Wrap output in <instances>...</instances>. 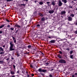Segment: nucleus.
<instances>
[{
    "label": "nucleus",
    "instance_id": "nucleus-62",
    "mask_svg": "<svg viewBox=\"0 0 77 77\" xmlns=\"http://www.w3.org/2000/svg\"><path fill=\"white\" fill-rule=\"evenodd\" d=\"M26 73L27 74H28V72L26 71Z\"/></svg>",
    "mask_w": 77,
    "mask_h": 77
},
{
    "label": "nucleus",
    "instance_id": "nucleus-61",
    "mask_svg": "<svg viewBox=\"0 0 77 77\" xmlns=\"http://www.w3.org/2000/svg\"><path fill=\"white\" fill-rule=\"evenodd\" d=\"M34 2H35V3H36V2H36V1H34Z\"/></svg>",
    "mask_w": 77,
    "mask_h": 77
},
{
    "label": "nucleus",
    "instance_id": "nucleus-36",
    "mask_svg": "<svg viewBox=\"0 0 77 77\" xmlns=\"http://www.w3.org/2000/svg\"><path fill=\"white\" fill-rule=\"evenodd\" d=\"M29 52H26L24 54H29Z\"/></svg>",
    "mask_w": 77,
    "mask_h": 77
},
{
    "label": "nucleus",
    "instance_id": "nucleus-43",
    "mask_svg": "<svg viewBox=\"0 0 77 77\" xmlns=\"http://www.w3.org/2000/svg\"><path fill=\"white\" fill-rule=\"evenodd\" d=\"M50 2H46V4H50Z\"/></svg>",
    "mask_w": 77,
    "mask_h": 77
},
{
    "label": "nucleus",
    "instance_id": "nucleus-1",
    "mask_svg": "<svg viewBox=\"0 0 77 77\" xmlns=\"http://www.w3.org/2000/svg\"><path fill=\"white\" fill-rule=\"evenodd\" d=\"M10 51H14L15 50V49L13 48V46H14V44H12V41H11L10 43Z\"/></svg>",
    "mask_w": 77,
    "mask_h": 77
},
{
    "label": "nucleus",
    "instance_id": "nucleus-10",
    "mask_svg": "<svg viewBox=\"0 0 77 77\" xmlns=\"http://www.w3.org/2000/svg\"><path fill=\"white\" fill-rule=\"evenodd\" d=\"M66 14V11H62L60 13V14H61V15H62L63 14Z\"/></svg>",
    "mask_w": 77,
    "mask_h": 77
},
{
    "label": "nucleus",
    "instance_id": "nucleus-42",
    "mask_svg": "<svg viewBox=\"0 0 77 77\" xmlns=\"http://www.w3.org/2000/svg\"><path fill=\"white\" fill-rule=\"evenodd\" d=\"M69 8H71V9H72V6H69Z\"/></svg>",
    "mask_w": 77,
    "mask_h": 77
},
{
    "label": "nucleus",
    "instance_id": "nucleus-63",
    "mask_svg": "<svg viewBox=\"0 0 77 77\" xmlns=\"http://www.w3.org/2000/svg\"><path fill=\"white\" fill-rule=\"evenodd\" d=\"M53 69H51L50 70V71H53Z\"/></svg>",
    "mask_w": 77,
    "mask_h": 77
},
{
    "label": "nucleus",
    "instance_id": "nucleus-2",
    "mask_svg": "<svg viewBox=\"0 0 77 77\" xmlns=\"http://www.w3.org/2000/svg\"><path fill=\"white\" fill-rule=\"evenodd\" d=\"M38 71L39 72H47V70L44 69H42L40 68L38 69Z\"/></svg>",
    "mask_w": 77,
    "mask_h": 77
},
{
    "label": "nucleus",
    "instance_id": "nucleus-57",
    "mask_svg": "<svg viewBox=\"0 0 77 77\" xmlns=\"http://www.w3.org/2000/svg\"><path fill=\"white\" fill-rule=\"evenodd\" d=\"M72 77H74V75H72Z\"/></svg>",
    "mask_w": 77,
    "mask_h": 77
},
{
    "label": "nucleus",
    "instance_id": "nucleus-4",
    "mask_svg": "<svg viewBox=\"0 0 77 77\" xmlns=\"http://www.w3.org/2000/svg\"><path fill=\"white\" fill-rule=\"evenodd\" d=\"M15 27H17V28H21V26L19 25L18 23H16L14 25Z\"/></svg>",
    "mask_w": 77,
    "mask_h": 77
},
{
    "label": "nucleus",
    "instance_id": "nucleus-33",
    "mask_svg": "<svg viewBox=\"0 0 77 77\" xmlns=\"http://www.w3.org/2000/svg\"><path fill=\"white\" fill-rule=\"evenodd\" d=\"M30 67H31V68H33V66H32V64H30Z\"/></svg>",
    "mask_w": 77,
    "mask_h": 77
},
{
    "label": "nucleus",
    "instance_id": "nucleus-39",
    "mask_svg": "<svg viewBox=\"0 0 77 77\" xmlns=\"http://www.w3.org/2000/svg\"><path fill=\"white\" fill-rule=\"evenodd\" d=\"M4 54V52H2L0 53V54Z\"/></svg>",
    "mask_w": 77,
    "mask_h": 77
},
{
    "label": "nucleus",
    "instance_id": "nucleus-37",
    "mask_svg": "<svg viewBox=\"0 0 77 77\" xmlns=\"http://www.w3.org/2000/svg\"><path fill=\"white\" fill-rule=\"evenodd\" d=\"M49 64V63H45V65H48Z\"/></svg>",
    "mask_w": 77,
    "mask_h": 77
},
{
    "label": "nucleus",
    "instance_id": "nucleus-7",
    "mask_svg": "<svg viewBox=\"0 0 77 77\" xmlns=\"http://www.w3.org/2000/svg\"><path fill=\"white\" fill-rule=\"evenodd\" d=\"M55 42H56V40H51L49 42V43L50 44H54L55 43Z\"/></svg>",
    "mask_w": 77,
    "mask_h": 77
},
{
    "label": "nucleus",
    "instance_id": "nucleus-24",
    "mask_svg": "<svg viewBox=\"0 0 77 77\" xmlns=\"http://www.w3.org/2000/svg\"><path fill=\"white\" fill-rule=\"evenodd\" d=\"M20 32H21V33H23V29H20Z\"/></svg>",
    "mask_w": 77,
    "mask_h": 77
},
{
    "label": "nucleus",
    "instance_id": "nucleus-14",
    "mask_svg": "<svg viewBox=\"0 0 77 77\" xmlns=\"http://www.w3.org/2000/svg\"><path fill=\"white\" fill-rule=\"evenodd\" d=\"M48 12L49 13V14H53V13H54V11L50 10Z\"/></svg>",
    "mask_w": 77,
    "mask_h": 77
},
{
    "label": "nucleus",
    "instance_id": "nucleus-26",
    "mask_svg": "<svg viewBox=\"0 0 77 77\" xmlns=\"http://www.w3.org/2000/svg\"><path fill=\"white\" fill-rule=\"evenodd\" d=\"M0 63L2 64L3 63V60H0Z\"/></svg>",
    "mask_w": 77,
    "mask_h": 77
},
{
    "label": "nucleus",
    "instance_id": "nucleus-32",
    "mask_svg": "<svg viewBox=\"0 0 77 77\" xmlns=\"http://www.w3.org/2000/svg\"><path fill=\"white\" fill-rule=\"evenodd\" d=\"M11 1H13V0H7V2H11Z\"/></svg>",
    "mask_w": 77,
    "mask_h": 77
},
{
    "label": "nucleus",
    "instance_id": "nucleus-60",
    "mask_svg": "<svg viewBox=\"0 0 77 77\" xmlns=\"http://www.w3.org/2000/svg\"><path fill=\"white\" fill-rule=\"evenodd\" d=\"M11 77H15V75L11 76Z\"/></svg>",
    "mask_w": 77,
    "mask_h": 77
},
{
    "label": "nucleus",
    "instance_id": "nucleus-17",
    "mask_svg": "<svg viewBox=\"0 0 77 77\" xmlns=\"http://www.w3.org/2000/svg\"><path fill=\"white\" fill-rule=\"evenodd\" d=\"M62 2H63L64 3H66L67 1H66V0H62Z\"/></svg>",
    "mask_w": 77,
    "mask_h": 77
},
{
    "label": "nucleus",
    "instance_id": "nucleus-58",
    "mask_svg": "<svg viewBox=\"0 0 77 77\" xmlns=\"http://www.w3.org/2000/svg\"><path fill=\"white\" fill-rule=\"evenodd\" d=\"M51 28H53V29H54V26H52Z\"/></svg>",
    "mask_w": 77,
    "mask_h": 77
},
{
    "label": "nucleus",
    "instance_id": "nucleus-5",
    "mask_svg": "<svg viewBox=\"0 0 77 77\" xmlns=\"http://www.w3.org/2000/svg\"><path fill=\"white\" fill-rule=\"evenodd\" d=\"M62 5V3L60 0L58 1V6L59 7H60Z\"/></svg>",
    "mask_w": 77,
    "mask_h": 77
},
{
    "label": "nucleus",
    "instance_id": "nucleus-55",
    "mask_svg": "<svg viewBox=\"0 0 77 77\" xmlns=\"http://www.w3.org/2000/svg\"><path fill=\"white\" fill-rule=\"evenodd\" d=\"M8 27H10V25H8L7 26Z\"/></svg>",
    "mask_w": 77,
    "mask_h": 77
},
{
    "label": "nucleus",
    "instance_id": "nucleus-6",
    "mask_svg": "<svg viewBox=\"0 0 77 77\" xmlns=\"http://www.w3.org/2000/svg\"><path fill=\"white\" fill-rule=\"evenodd\" d=\"M66 38H68V39H71V38L72 36H71V35H69L68 34H66Z\"/></svg>",
    "mask_w": 77,
    "mask_h": 77
},
{
    "label": "nucleus",
    "instance_id": "nucleus-31",
    "mask_svg": "<svg viewBox=\"0 0 77 77\" xmlns=\"http://www.w3.org/2000/svg\"><path fill=\"white\" fill-rule=\"evenodd\" d=\"M36 26L37 27H40V25L39 24L37 25Z\"/></svg>",
    "mask_w": 77,
    "mask_h": 77
},
{
    "label": "nucleus",
    "instance_id": "nucleus-49",
    "mask_svg": "<svg viewBox=\"0 0 77 77\" xmlns=\"http://www.w3.org/2000/svg\"><path fill=\"white\" fill-rule=\"evenodd\" d=\"M30 75H29V74H27V77H29Z\"/></svg>",
    "mask_w": 77,
    "mask_h": 77
},
{
    "label": "nucleus",
    "instance_id": "nucleus-16",
    "mask_svg": "<svg viewBox=\"0 0 77 77\" xmlns=\"http://www.w3.org/2000/svg\"><path fill=\"white\" fill-rule=\"evenodd\" d=\"M11 73V74H15V72L13 71H10Z\"/></svg>",
    "mask_w": 77,
    "mask_h": 77
},
{
    "label": "nucleus",
    "instance_id": "nucleus-3",
    "mask_svg": "<svg viewBox=\"0 0 77 77\" xmlns=\"http://www.w3.org/2000/svg\"><path fill=\"white\" fill-rule=\"evenodd\" d=\"M59 62L61 63H66V61L63 59H60L59 60Z\"/></svg>",
    "mask_w": 77,
    "mask_h": 77
},
{
    "label": "nucleus",
    "instance_id": "nucleus-50",
    "mask_svg": "<svg viewBox=\"0 0 77 77\" xmlns=\"http://www.w3.org/2000/svg\"><path fill=\"white\" fill-rule=\"evenodd\" d=\"M31 75L32 77H33V76H34V74H32Z\"/></svg>",
    "mask_w": 77,
    "mask_h": 77
},
{
    "label": "nucleus",
    "instance_id": "nucleus-21",
    "mask_svg": "<svg viewBox=\"0 0 77 77\" xmlns=\"http://www.w3.org/2000/svg\"><path fill=\"white\" fill-rule=\"evenodd\" d=\"M39 5H43V3L42 2H39Z\"/></svg>",
    "mask_w": 77,
    "mask_h": 77
},
{
    "label": "nucleus",
    "instance_id": "nucleus-38",
    "mask_svg": "<svg viewBox=\"0 0 77 77\" xmlns=\"http://www.w3.org/2000/svg\"><path fill=\"white\" fill-rule=\"evenodd\" d=\"M74 33H75V34H77V30L74 32Z\"/></svg>",
    "mask_w": 77,
    "mask_h": 77
},
{
    "label": "nucleus",
    "instance_id": "nucleus-27",
    "mask_svg": "<svg viewBox=\"0 0 77 77\" xmlns=\"http://www.w3.org/2000/svg\"><path fill=\"white\" fill-rule=\"evenodd\" d=\"M59 53H60V54H62V52L61 51H59Z\"/></svg>",
    "mask_w": 77,
    "mask_h": 77
},
{
    "label": "nucleus",
    "instance_id": "nucleus-44",
    "mask_svg": "<svg viewBox=\"0 0 77 77\" xmlns=\"http://www.w3.org/2000/svg\"><path fill=\"white\" fill-rule=\"evenodd\" d=\"M41 74L42 75V76H44V73H41Z\"/></svg>",
    "mask_w": 77,
    "mask_h": 77
},
{
    "label": "nucleus",
    "instance_id": "nucleus-29",
    "mask_svg": "<svg viewBox=\"0 0 77 77\" xmlns=\"http://www.w3.org/2000/svg\"><path fill=\"white\" fill-rule=\"evenodd\" d=\"M31 47V45H29L27 46V47L28 48H30Z\"/></svg>",
    "mask_w": 77,
    "mask_h": 77
},
{
    "label": "nucleus",
    "instance_id": "nucleus-47",
    "mask_svg": "<svg viewBox=\"0 0 77 77\" xmlns=\"http://www.w3.org/2000/svg\"><path fill=\"white\" fill-rule=\"evenodd\" d=\"M63 56H65V57L67 58V56H66V55H64Z\"/></svg>",
    "mask_w": 77,
    "mask_h": 77
},
{
    "label": "nucleus",
    "instance_id": "nucleus-45",
    "mask_svg": "<svg viewBox=\"0 0 77 77\" xmlns=\"http://www.w3.org/2000/svg\"><path fill=\"white\" fill-rule=\"evenodd\" d=\"M14 29L12 28H10V30H14Z\"/></svg>",
    "mask_w": 77,
    "mask_h": 77
},
{
    "label": "nucleus",
    "instance_id": "nucleus-30",
    "mask_svg": "<svg viewBox=\"0 0 77 77\" xmlns=\"http://www.w3.org/2000/svg\"><path fill=\"white\" fill-rule=\"evenodd\" d=\"M66 50H67V51H69V47L67 48L66 49Z\"/></svg>",
    "mask_w": 77,
    "mask_h": 77
},
{
    "label": "nucleus",
    "instance_id": "nucleus-8",
    "mask_svg": "<svg viewBox=\"0 0 77 77\" xmlns=\"http://www.w3.org/2000/svg\"><path fill=\"white\" fill-rule=\"evenodd\" d=\"M68 20L69 21H72V18L70 16L68 17Z\"/></svg>",
    "mask_w": 77,
    "mask_h": 77
},
{
    "label": "nucleus",
    "instance_id": "nucleus-19",
    "mask_svg": "<svg viewBox=\"0 0 77 77\" xmlns=\"http://www.w3.org/2000/svg\"><path fill=\"white\" fill-rule=\"evenodd\" d=\"M45 18L43 17L41 19V21H45Z\"/></svg>",
    "mask_w": 77,
    "mask_h": 77
},
{
    "label": "nucleus",
    "instance_id": "nucleus-51",
    "mask_svg": "<svg viewBox=\"0 0 77 77\" xmlns=\"http://www.w3.org/2000/svg\"><path fill=\"white\" fill-rule=\"evenodd\" d=\"M17 73H20V71H19V70H18L17 72Z\"/></svg>",
    "mask_w": 77,
    "mask_h": 77
},
{
    "label": "nucleus",
    "instance_id": "nucleus-28",
    "mask_svg": "<svg viewBox=\"0 0 77 77\" xmlns=\"http://www.w3.org/2000/svg\"><path fill=\"white\" fill-rule=\"evenodd\" d=\"M26 6V5H25V4H21L20 5V6Z\"/></svg>",
    "mask_w": 77,
    "mask_h": 77
},
{
    "label": "nucleus",
    "instance_id": "nucleus-34",
    "mask_svg": "<svg viewBox=\"0 0 77 77\" xmlns=\"http://www.w3.org/2000/svg\"><path fill=\"white\" fill-rule=\"evenodd\" d=\"M6 21L8 22V23H9L10 22H11L9 20H8V19H6Z\"/></svg>",
    "mask_w": 77,
    "mask_h": 77
},
{
    "label": "nucleus",
    "instance_id": "nucleus-59",
    "mask_svg": "<svg viewBox=\"0 0 77 77\" xmlns=\"http://www.w3.org/2000/svg\"><path fill=\"white\" fill-rule=\"evenodd\" d=\"M48 6H50V5L49 4H47Z\"/></svg>",
    "mask_w": 77,
    "mask_h": 77
},
{
    "label": "nucleus",
    "instance_id": "nucleus-22",
    "mask_svg": "<svg viewBox=\"0 0 77 77\" xmlns=\"http://www.w3.org/2000/svg\"><path fill=\"white\" fill-rule=\"evenodd\" d=\"M13 68H14V71H15V70L16 69V68H16V67H15V65H13Z\"/></svg>",
    "mask_w": 77,
    "mask_h": 77
},
{
    "label": "nucleus",
    "instance_id": "nucleus-12",
    "mask_svg": "<svg viewBox=\"0 0 77 77\" xmlns=\"http://www.w3.org/2000/svg\"><path fill=\"white\" fill-rule=\"evenodd\" d=\"M51 4L53 5V6H55L56 5V3H55L54 1L53 0V1H51Z\"/></svg>",
    "mask_w": 77,
    "mask_h": 77
},
{
    "label": "nucleus",
    "instance_id": "nucleus-64",
    "mask_svg": "<svg viewBox=\"0 0 77 77\" xmlns=\"http://www.w3.org/2000/svg\"><path fill=\"white\" fill-rule=\"evenodd\" d=\"M48 38H51V37L49 36L48 37Z\"/></svg>",
    "mask_w": 77,
    "mask_h": 77
},
{
    "label": "nucleus",
    "instance_id": "nucleus-40",
    "mask_svg": "<svg viewBox=\"0 0 77 77\" xmlns=\"http://www.w3.org/2000/svg\"><path fill=\"white\" fill-rule=\"evenodd\" d=\"M74 39H75V38H72V41H73L74 40Z\"/></svg>",
    "mask_w": 77,
    "mask_h": 77
},
{
    "label": "nucleus",
    "instance_id": "nucleus-18",
    "mask_svg": "<svg viewBox=\"0 0 77 77\" xmlns=\"http://www.w3.org/2000/svg\"><path fill=\"white\" fill-rule=\"evenodd\" d=\"M0 50L2 51H4L3 49L2 48V47L1 46H0Z\"/></svg>",
    "mask_w": 77,
    "mask_h": 77
},
{
    "label": "nucleus",
    "instance_id": "nucleus-54",
    "mask_svg": "<svg viewBox=\"0 0 77 77\" xmlns=\"http://www.w3.org/2000/svg\"><path fill=\"white\" fill-rule=\"evenodd\" d=\"M3 47H4V48H5V47H6V46L5 45H4L2 46Z\"/></svg>",
    "mask_w": 77,
    "mask_h": 77
},
{
    "label": "nucleus",
    "instance_id": "nucleus-15",
    "mask_svg": "<svg viewBox=\"0 0 77 77\" xmlns=\"http://www.w3.org/2000/svg\"><path fill=\"white\" fill-rule=\"evenodd\" d=\"M38 15L40 16V17H42L43 16V14L41 13H38Z\"/></svg>",
    "mask_w": 77,
    "mask_h": 77
},
{
    "label": "nucleus",
    "instance_id": "nucleus-9",
    "mask_svg": "<svg viewBox=\"0 0 77 77\" xmlns=\"http://www.w3.org/2000/svg\"><path fill=\"white\" fill-rule=\"evenodd\" d=\"M11 37H12L13 40L14 41V42L15 44V43H16V42H17V40H16V39H15V38L14 37L13 35H12L11 36Z\"/></svg>",
    "mask_w": 77,
    "mask_h": 77
},
{
    "label": "nucleus",
    "instance_id": "nucleus-48",
    "mask_svg": "<svg viewBox=\"0 0 77 77\" xmlns=\"http://www.w3.org/2000/svg\"><path fill=\"white\" fill-rule=\"evenodd\" d=\"M41 54H42L43 56H44V53L42 52H41Z\"/></svg>",
    "mask_w": 77,
    "mask_h": 77
},
{
    "label": "nucleus",
    "instance_id": "nucleus-41",
    "mask_svg": "<svg viewBox=\"0 0 77 77\" xmlns=\"http://www.w3.org/2000/svg\"><path fill=\"white\" fill-rule=\"evenodd\" d=\"M19 31V30H17L16 31V32H15L16 33H18V32Z\"/></svg>",
    "mask_w": 77,
    "mask_h": 77
},
{
    "label": "nucleus",
    "instance_id": "nucleus-11",
    "mask_svg": "<svg viewBox=\"0 0 77 77\" xmlns=\"http://www.w3.org/2000/svg\"><path fill=\"white\" fill-rule=\"evenodd\" d=\"M5 24H3L2 25H1L0 26V29H2V28H4L5 27Z\"/></svg>",
    "mask_w": 77,
    "mask_h": 77
},
{
    "label": "nucleus",
    "instance_id": "nucleus-52",
    "mask_svg": "<svg viewBox=\"0 0 77 77\" xmlns=\"http://www.w3.org/2000/svg\"><path fill=\"white\" fill-rule=\"evenodd\" d=\"M2 33H3V32L2 31H0V34Z\"/></svg>",
    "mask_w": 77,
    "mask_h": 77
},
{
    "label": "nucleus",
    "instance_id": "nucleus-56",
    "mask_svg": "<svg viewBox=\"0 0 77 77\" xmlns=\"http://www.w3.org/2000/svg\"><path fill=\"white\" fill-rule=\"evenodd\" d=\"M9 58H7V59H6V60L8 61L9 60Z\"/></svg>",
    "mask_w": 77,
    "mask_h": 77
},
{
    "label": "nucleus",
    "instance_id": "nucleus-20",
    "mask_svg": "<svg viewBox=\"0 0 77 77\" xmlns=\"http://www.w3.org/2000/svg\"><path fill=\"white\" fill-rule=\"evenodd\" d=\"M73 56H74L73 55H71L70 56V58L71 59H73L74 57H73Z\"/></svg>",
    "mask_w": 77,
    "mask_h": 77
},
{
    "label": "nucleus",
    "instance_id": "nucleus-13",
    "mask_svg": "<svg viewBox=\"0 0 77 77\" xmlns=\"http://www.w3.org/2000/svg\"><path fill=\"white\" fill-rule=\"evenodd\" d=\"M57 56L59 58H60V59H62V55H60V54H58L57 55Z\"/></svg>",
    "mask_w": 77,
    "mask_h": 77
},
{
    "label": "nucleus",
    "instance_id": "nucleus-23",
    "mask_svg": "<svg viewBox=\"0 0 77 77\" xmlns=\"http://www.w3.org/2000/svg\"><path fill=\"white\" fill-rule=\"evenodd\" d=\"M69 52H70V54H72V53H74L73 51H71Z\"/></svg>",
    "mask_w": 77,
    "mask_h": 77
},
{
    "label": "nucleus",
    "instance_id": "nucleus-25",
    "mask_svg": "<svg viewBox=\"0 0 77 77\" xmlns=\"http://www.w3.org/2000/svg\"><path fill=\"white\" fill-rule=\"evenodd\" d=\"M70 17H74V14H70Z\"/></svg>",
    "mask_w": 77,
    "mask_h": 77
},
{
    "label": "nucleus",
    "instance_id": "nucleus-46",
    "mask_svg": "<svg viewBox=\"0 0 77 77\" xmlns=\"http://www.w3.org/2000/svg\"><path fill=\"white\" fill-rule=\"evenodd\" d=\"M11 59L12 60H14V57H11Z\"/></svg>",
    "mask_w": 77,
    "mask_h": 77
},
{
    "label": "nucleus",
    "instance_id": "nucleus-35",
    "mask_svg": "<svg viewBox=\"0 0 77 77\" xmlns=\"http://www.w3.org/2000/svg\"><path fill=\"white\" fill-rule=\"evenodd\" d=\"M50 75H49V77H53V76L51 75V73L50 74Z\"/></svg>",
    "mask_w": 77,
    "mask_h": 77
},
{
    "label": "nucleus",
    "instance_id": "nucleus-53",
    "mask_svg": "<svg viewBox=\"0 0 77 77\" xmlns=\"http://www.w3.org/2000/svg\"><path fill=\"white\" fill-rule=\"evenodd\" d=\"M17 57H19V56H20V54H17Z\"/></svg>",
    "mask_w": 77,
    "mask_h": 77
}]
</instances>
